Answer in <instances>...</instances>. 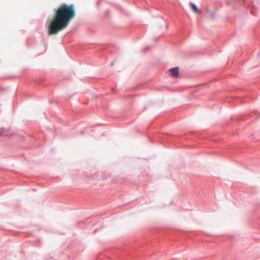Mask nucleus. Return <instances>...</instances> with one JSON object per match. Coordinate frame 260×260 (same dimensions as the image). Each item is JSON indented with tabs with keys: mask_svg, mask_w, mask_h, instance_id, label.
Masks as SVG:
<instances>
[{
	"mask_svg": "<svg viewBox=\"0 0 260 260\" xmlns=\"http://www.w3.org/2000/svg\"><path fill=\"white\" fill-rule=\"evenodd\" d=\"M179 68L178 67L172 68L169 70L172 75L174 77H177L179 76Z\"/></svg>",
	"mask_w": 260,
	"mask_h": 260,
	"instance_id": "nucleus-2",
	"label": "nucleus"
},
{
	"mask_svg": "<svg viewBox=\"0 0 260 260\" xmlns=\"http://www.w3.org/2000/svg\"><path fill=\"white\" fill-rule=\"evenodd\" d=\"M150 49V47H147L146 48H145V49H144L143 50V52H145L146 51L149 50Z\"/></svg>",
	"mask_w": 260,
	"mask_h": 260,
	"instance_id": "nucleus-5",
	"label": "nucleus"
},
{
	"mask_svg": "<svg viewBox=\"0 0 260 260\" xmlns=\"http://www.w3.org/2000/svg\"><path fill=\"white\" fill-rule=\"evenodd\" d=\"M113 63H113V62H112L111 63V65H112V66H113Z\"/></svg>",
	"mask_w": 260,
	"mask_h": 260,
	"instance_id": "nucleus-7",
	"label": "nucleus"
},
{
	"mask_svg": "<svg viewBox=\"0 0 260 260\" xmlns=\"http://www.w3.org/2000/svg\"><path fill=\"white\" fill-rule=\"evenodd\" d=\"M210 15L213 18H215V14L213 12H211Z\"/></svg>",
	"mask_w": 260,
	"mask_h": 260,
	"instance_id": "nucleus-4",
	"label": "nucleus"
},
{
	"mask_svg": "<svg viewBox=\"0 0 260 260\" xmlns=\"http://www.w3.org/2000/svg\"><path fill=\"white\" fill-rule=\"evenodd\" d=\"M190 5L191 6L192 10L193 12H194L195 13H198L199 12V9L194 4L190 3Z\"/></svg>",
	"mask_w": 260,
	"mask_h": 260,
	"instance_id": "nucleus-3",
	"label": "nucleus"
},
{
	"mask_svg": "<svg viewBox=\"0 0 260 260\" xmlns=\"http://www.w3.org/2000/svg\"><path fill=\"white\" fill-rule=\"evenodd\" d=\"M3 133H4V128L2 127L0 131V136H1Z\"/></svg>",
	"mask_w": 260,
	"mask_h": 260,
	"instance_id": "nucleus-6",
	"label": "nucleus"
},
{
	"mask_svg": "<svg viewBox=\"0 0 260 260\" xmlns=\"http://www.w3.org/2000/svg\"><path fill=\"white\" fill-rule=\"evenodd\" d=\"M55 14L48 27L50 35H56L68 27L75 17V9L74 4H61L56 10Z\"/></svg>",
	"mask_w": 260,
	"mask_h": 260,
	"instance_id": "nucleus-1",
	"label": "nucleus"
}]
</instances>
